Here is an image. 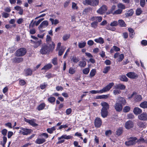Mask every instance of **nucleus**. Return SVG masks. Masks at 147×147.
I'll list each match as a JSON object with an SVG mask.
<instances>
[{"label":"nucleus","mask_w":147,"mask_h":147,"mask_svg":"<svg viewBox=\"0 0 147 147\" xmlns=\"http://www.w3.org/2000/svg\"><path fill=\"white\" fill-rule=\"evenodd\" d=\"M114 84L113 83H111L100 90H92L90 91V92L92 94H102L109 91L113 86Z\"/></svg>","instance_id":"1"},{"label":"nucleus","mask_w":147,"mask_h":147,"mask_svg":"<svg viewBox=\"0 0 147 147\" xmlns=\"http://www.w3.org/2000/svg\"><path fill=\"white\" fill-rule=\"evenodd\" d=\"M138 141L137 138L135 137H131L129 138L128 141L125 142V144L127 146L133 145Z\"/></svg>","instance_id":"2"},{"label":"nucleus","mask_w":147,"mask_h":147,"mask_svg":"<svg viewBox=\"0 0 147 147\" xmlns=\"http://www.w3.org/2000/svg\"><path fill=\"white\" fill-rule=\"evenodd\" d=\"M49 47L45 44L43 45L40 51V52L42 54H46L49 51Z\"/></svg>","instance_id":"3"},{"label":"nucleus","mask_w":147,"mask_h":147,"mask_svg":"<svg viewBox=\"0 0 147 147\" xmlns=\"http://www.w3.org/2000/svg\"><path fill=\"white\" fill-rule=\"evenodd\" d=\"M132 97H134V100L136 102H140L142 99L141 96L137 94L136 93H133L129 97V98H131Z\"/></svg>","instance_id":"4"},{"label":"nucleus","mask_w":147,"mask_h":147,"mask_svg":"<svg viewBox=\"0 0 147 147\" xmlns=\"http://www.w3.org/2000/svg\"><path fill=\"white\" fill-rule=\"evenodd\" d=\"M26 50L24 48H21L17 50L15 55L17 57H21L24 55L26 53Z\"/></svg>","instance_id":"5"},{"label":"nucleus","mask_w":147,"mask_h":147,"mask_svg":"<svg viewBox=\"0 0 147 147\" xmlns=\"http://www.w3.org/2000/svg\"><path fill=\"white\" fill-rule=\"evenodd\" d=\"M48 25V22L47 21L45 20L42 22L38 27L40 33L44 32V30L42 29L46 27Z\"/></svg>","instance_id":"6"},{"label":"nucleus","mask_w":147,"mask_h":147,"mask_svg":"<svg viewBox=\"0 0 147 147\" xmlns=\"http://www.w3.org/2000/svg\"><path fill=\"white\" fill-rule=\"evenodd\" d=\"M85 2L88 5L94 6L98 5L99 1V0H85Z\"/></svg>","instance_id":"7"},{"label":"nucleus","mask_w":147,"mask_h":147,"mask_svg":"<svg viewBox=\"0 0 147 147\" xmlns=\"http://www.w3.org/2000/svg\"><path fill=\"white\" fill-rule=\"evenodd\" d=\"M24 120L25 122L28 123L30 125L36 127L38 125L36 123V119H29L24 118Z\"/></svg>","instance_id":"8"},{"label":"nucleus","mask_w":147,"mask_h":147,"mask_svg":"<svg viewBox=\"0 0 147 147\" xmlns=\"http://www.w3.org/2000/svg\"><path fill=\"white\" fill-rule=\"evenodd\" d=\"M31 132V129L23 127H21L19 133L23 135H27Z\"/></svg>","instance_id":"9"},{"label":"nucleus","mask_w":147,"mask_h":147,"mask_svg":"<svg viewBox=\"0 0 147 147\" xmlns=\"http://www.w3.org/2000/svg\"><path fill=\"white\" fill-rule=\"evenodd\" d=\"M107 9V7L105 5H103L101 6L97 11V13L102 14L105 13Z\"/></svg>","instance_id":"10"},{"label":"nucleus","mask_w":147,"mask_h":147,"mask_svg":"<svg viewBox=\"0 0 147 147\" xmlns=\"http://www.w3.org/2000/svg\"><path fill=\"white\" fill-rule=\"evenodd\" d=\"M114 58L115 59L118 58L117 60L120 62L121 61L124 59V55L123 54H120L119 53L117 52L114 54Z\"/></svg>","instance_id":"11"},{"label":"nucleus","mask_w":147,"mask_h":147,"mask_svg":"<svg viewBox=\"0 0 147 147\" xmlns=\"http://www.w3.org/2000/svg\"><path fill=\"white\" fill-rule=\"evenodd\" d=\"M127 76L131 79H134L138 77V75L134 72H129L126 74Z\"/></svg>","instance_id":"12"},{"label":"nucleus","mask_w":147,"mask_h":147,"mask_svg":"<svg viewBox=\"0 0 147 147\" xmlns=\"http://www.w3.org/2000/svg\"><path fill=\"white\" fill-rule=\"evenodd\" d=\"M138 118L141 120L146 121L147 120V113L146 112L143 113L138 115Z\"/></svg>","instance_id":"13"},{"label":"nucleus","mask_w":147,"mask_h":147,"mask_svg":"<svg viewBox=\"0 0 147 147\" xmlns=\"http://www.w3.org/2000/svg\"><path fill=\"white\" fill-rule=\"evenodd\" d=\"M102 123L101 119L99 118H96L95 120L94 125L95 126L97 127H100Z\"/></svg>","instance_id":"14"},{"label":"nucleus","mask_w":147,"mask_h":147,"mask_svg":"<svg viewBox=\"0 0 147 147\" xmlns=\"http://www.w3.org/2000/svg\"><path fill=\"white\" fill-rule=\"evenodd\" d=\"M114 107L116 110L117 111H120L122 109V105L118 102H116L114 105Z\"/></svg>","instance_id":"15"},{"label":"nucleus","mask_w":147,"mask_h":147,"mask_svg":"<svg viewBox=\"0 0 147 147\" xmlns=\"http://www.w3.org/2000/svg\"><path fill=\"white\" fill-rule=\"evenodd\" d=\"M134 123L133 122L130 121H128L125 123V128L127 129H130L133 127Z\"/></svg>","instance_id":"16"},{"label":"nucleus","mask_w":147,"mask_h":147,"mask_svg":"<svg viewBox=\"0 0 147 147\" xmlns=\"http://www.w3.org/2000/svg\"><path fill=\"white\" fill-rule=\"evenodd\" d=\"M13 63H19L23 61V59L22 57H15L12 60Z\"/></svg>","instance_id":"17"},{"label":"nucleus","mask_w":147,"mask_h":147,"mask_svg":"<svg viewBox=\"0 0 147 147\" xmlns=\"http://www.w3.org/2000/svg\"><path fill=\"white\" fill-rule=\"evenodd\" d=\"M32 43L34 44L33 47L35 48H36L39 46L41 43V40H38L35 41H34L31 40Z\"/></svg>","instance_id":"18"},{"label":"nucleus","mask_w":147,"mask_h":147,"mask_svg":"<svg viewBox=\"0 0 147 147\" xmlns=\"http://www.w3.org/2000/svg\"><path fill=\"white\" fill-rule=\"evenodd\" d=\"M142 111V110L138 107H135L133 111V113L136 115H138L141 114Z\"/></svg>","instance_id":"19"},{"label":"nucleus","mask_w":147,"mask_h":147,"mask_svg":"<svg viewBox=\"0 0 147 147\" xmlns=\"http://www.w3.org/2000/svg\"><path fill=\"white\" fill-rule=\"evenodd\" d=\"M101 105L102 107V109L108 110L109 108V105L106 102H102L101 103Z\"/></svg>","instance_id":"20"},{"label":"nucleus","mask_w":147,"mask_h":147,"mask_svg":"<svg viewBox=\"0 0 147 147\" xmlns=\"http://www.w3.org/2000/svg\"><path fill=\"white\" fill-rule=\"evenodd\" d=\"M114 88L115 89H119L120 90H124L125 88V86L121 84H116L114 86Z\"/></svg>","instance_id":"21"},{"label":"nucleus","mask_w":147,"mask_h":147,"mask_svg":"<svg viewBox=\"0 0 147 147\" xmlns=\"http://www.w3.org/2000/svg\"><path fill=\"white\" fill-rule=\"evenodd\" d=\"M46 141L45 138H38L35 141V143L38 144H41Z\"/></svg>","instance_id":"22"},{"label":"nucleus","mask_w":147,"mask_h":147,"mask_svg":"<svg viewBox=\"0 0 147 147\" xmlns=\"http://www.w3.org/2000/svg\"><path fill=\"white\" fill-rule=\"evenodd\" d=\"M117 102H118L121 105H124L126 103V101L125 99L122 97H119L117 99Z\"/></svg>","instance_id":"23"},{"label":"nucleus","mask_w":147,"mask_h":147,"mask_svg":"<svg viewBox=\"0 0 147 147\" xmlns=\"http://www.w3.org/2000/svg\"><path fill=\"white\" fill-rule=\"evenodd\" d=\"M46 41L47 43H48L50 42L51 43L52 45L51 46V47L54 48L55 47V44L53 42H52L51 41V38L50 36L47 35V38H46Z\"/></svg>","instance_id":"24"},{"label":"nucleus","mask_w":147,"mask_h":147,"mask_svg":"<svg viewBox=\"0 0 147 147\" xmlns=\"http://www.w3.org/2000/svg\"><path fill=\"white\" fill-rule=\"evenodd\" d=\"M108 112L107 110L101 109V114L103 118H105L108 115Z\"/></svg>","instance_id":"25"},{"label":"nucleus","mask_w":147,"mask_h":147,"mask_svg":"<svg viewBox=\"0 0 147 147\" xmlns=\"http://www.w3.org/2000/svg\"><path fill=\"white\" fill-rule=\"evenodd\" d=\"M94 41L96 42L101 44H103L104 42L103 38L101 37L95 39Z\"/></svg>","instance_id":"26"},{"label":"nucleus","mask_w":147,"mask_h":147,"mask_svg":"<svg viewBox=\"0 0 147 147\" xmlns=\"http://www.w3.org/2000/svg\"><path fill=\"white\" fill-rule=\"evenodd\" d=\"M102 20V17L101 16L93 17L91 18L90 19L92 21L95 20L96 21H97L98 22H101Z\"/></svg>","instance_id":"27"},{"label":"nucleus","mask_w":147,"mask_h":147,"mask_svg":"<svg viewBox=\"0 0 147 147\" xmlns=\"http://www.w3.org/2000/svg\"><path fill=\"white\" fill-rule=\"evenodd\" d=\"M118 24L122 27H125L126 26V24L125 22L122 20H119L118 22Z\"/></svg>","instance_id":"28"},{"label":"nucleus","mask_w":147,"mask_h":147,"mask_svg":"<svg viewBox=\"0 0 147 147\" xmlns=\"http://www.w3.org/2000/svg\"><path fill=\"white\" fill-rule=\"evenodd\" d=\"M66 49V47L64 46L61 47V48L57 50H59L58 55L59 56L61 55Z\"/></svg>","instance_id":"29"},{"label":"nucleus","mask_w":147,"mask_h":147,"mask_svg":"<svg viewBox=\"0 0 147 147\" xmlns=\"http://www.w3.org/2000/svg\"><path fill=\"white\" fill-rule=\"evenodd\" d=\"M52 66V65L51 63H48L47 65H45L44 67L42 68V70H47L50 69L51 68Z\"/></svg>","instance_id":"30"},{"label":"nucleus","mask_w":147,"mask_h":147,"mask_svg":"<svg viewBox=\"0 0 147 147\" xmlns=\"http://www.w3.org/2000/svg\"><path fill=\"white\" fill-rule=\"evenodd\" d=\"M140 106L143 109L147 108V101H144L142 102L140 104Z\"/></svg>","instance_id":"31"},{"label":"nucleus","mask_w":147,"mask_h":147,"mask_svg":"<svg viewBox=\"0 0 147 147\" xmlns=\"http://www.w3.org/2000/svg\"><path fill=\"white\" fill-rule=\"evenodd\" d=\"M86 65V62L84 61H80L78 64V66L81 67H85Z\"/></svg>","instance_id":"32"},{"label":"nucleus","mask_w":147,"mask_h":147,"mask_svg":"<svg viewBox=\"0 0 147 147\" xmlns=\"http://www.w3.org/2000/svg\"><path fill=\"white\" fill-rule=\"evenodd\" d=\"M109 96V95L108 94L99 95L96 97V98L97 99H106L108 98Z\"/></svg>","instance_id":"33"},{"label":"nucleus","mask_w":147,"mask_h":147,"mask_svg":"<svg viewBox=\"0 0 147 147\" xmlns=\"http://www.w3.org/2000/svg\"><path fill=\"white\" fill-rule=\"evenodd\" d=\"M128 30L130 32V37L131 38H133V36L134 35L135 33L134 30L131 28H129Z\"/></svg>","instance_id":"34"},{"label":"nucleus","mask_w":147,"mask_h":147,"mask_svg":"<svg viewBox=\"0 0 147 147\" xmlns=\"http://www.w3.org/2000/svg\"><path fill=\"white\" fill-rule=\"evenodd\" d=\"M72 138V137L71 136H67L66 134H64L62 135L61 137H60V138H59V139L64 138V139L68 140L71 138Z\"/></svg>","instance_id":"35"},{"label":"nucleus","mask_w":147,"mask_h":147,"mask_svg":"<svg viewBox=\"0 0 147 147\" xmlns=\"http://www.w3.org/2000/svg\"><path fill=\"white\" fill-rule=\"evenodd\" d=\"M123 132V129L122 127H119L118 128L116 131V134L119 136L122 134Z\"/></svg>","instance_id":"36"},{"label":"nucleus","mask_w":147,"mask_h":147,"mask_svg":"<svg viewBox=\"0 0 147 147\" xmlns=\"http://www.w3.org/2000/svg\"><path fill=\"white\" fill-rule=\"evenodd\" d=\"M49 20L51 22L52 25H56L58 24L59 22V20L57 19H55L54 20L53 18H50L49 19Z\"/></svg>","instance_id":"37"},{"label":"nucleus","mask_w":147,"mask_h":147,"mask_svg":"<svg viewBox=\"0 0 147 147\" xmlns=\"http://www.w3.org/2000/svg\"><path fill=\"white\" fill-rule=\"evenodd\" d=\"M78 47L80 48H84L86 45V43L85 42H79L78 43Z\"/></svg>","instance_id":"38"},{"label":"nucleus","mask_w":147,"mask_h":147,"mask_svg":"<svg viewBox=\"0 0 147 147\" xmlns=\"http://www.w3.org/2000/svg\"><path fill=\"white\" fill-rule=\"evenodd\" d=\"M71 59L72 61L75 63H77L79 61V58L75 56H72L71 57Z\"/></svg>","instance_id":"39"},{"label":"nucleus","mask_w":147,"mask_h":147,"mask_svg":"<svg viewBox=\"0 0 147 147\" xmlns=\"http://www.w3.org/2000/svg\"><path fill=\"white\" fill-rule=\"evenodd\" d=\"M116 7V6H115V5H113L111 7V9H110L109 12H107V14L112 13L113 14V13H114V11Z\"/></svg>","instance_id":"40"},{"label":"nucleus","mask_w":147,"mask_h":147,"mask_svg":"<svg viewBox=\"0 0 147 147\" xmlns=\"http://www.w3.org/2000/svg\"><path fill=\"white\" fill-rule=\"evenodd\" d=\"M138 125L140 128H145L146 127V124L143 122L140 121L138 123Z\"/></svg>","instance_id":"41"},{"label":"nucleus","mask_w":147,"mask_h":147,"mask_svg":"<svg viewBox=\"0 0 147 147\" xmlns=\"http://www.w3.org/2000/svg\"><path fill=\"white\" fill-rule=\"evenodd\" d=\"M45 105L44 103H42L40 104L37 107V109L40 111L43 109L45 107Z\"/></svg>","instance_id":"42"},{"label":"nucleus","mask_w":147,"mask_h":147,"mask_svg":"<svg viewBox=\"0 0 147 147\" xmlns=\"http://www.w3.org/2000/svg\"><path fill=\"white\" fill-rule=\"evenodd\" d=\"M134 13V12L133 10L131 9L128 10L127 12L125 13V15L127 16H130L133 14Z\"/></svg>","instance_id":"43"},{"label":"nucleus","mask_w":147,"mask_h":147,"mask_svg":"<svg viewBox=\"0 0 147 147\" xmlns=\"http://www.w3.org/2000/svg\"><path fill=\"white\" fill-rule=\"evenodd\" d=\"M71 8L72 9L74 10H78V7L77 6V4L74 2H72V3Z\"/></svg>","instance_id":"44"},{"label":"nucleus","mask_w":147,"mask_h":147,"mask_svg":"<svg viewBox=\"0 0 147 147\" xmlns=\"http://www.w3.org/2000/svg\"><path fill=\"white\" fill-rule=\"evenodd\" d=\"M98 23L97 22L94 21L91 24V26L94 29L96 28L98 26Z\"/></svg>","instance_id":"45"},{"label":"nucleus","mask_w":147,"mask_h":147,"mask_svg":"<svg viewBox=\"0 0 147 147\" xmlns=\"http://www.w3.org/2000/svg\"><path fill=\"white\" fill-rule=\"evenodd\" d=\"M25 72L26 76H28L32 74V71L30 69H28L25 70Z\"/></svg>","instance_id":"46"},{"label":"nucleus","mask_w":147,"mask_h":147,"mask_svg":"<svg viewBox=\"0 0 147 147\" xmlns=\"http://www.w3.org/2000/svg\"><path fill=\"white\" fill-rule=\"evenodd\" d=\"M96 72V70L94 69H93L91 70L90 74V76L91 78L95 76Z\"/></svg>","instance_id":"47"},{"label":"nucleus","mask_w":147,"mask_h":147,"mask_svg":"<svg viewBox=\"0 0 147 147\" xmlns=\"http://www.w3.org/2000/svg\"><path fill=\"white\" fill-rule=\"evenodd\" d=\"M120 80L123 81L127 82L128 79L125 75H122L120 77Z\"/></svg>","instance_id":"48"},{"label":"nucleus","mask_w":147,"mask_h":147,"mask_svg":"<svg viewBox=\"0 0 147 147\" xmlns=\"http://www.w3.org/2000/svg\"><path fill=\"white\" fill-rule=\"evenodd\" d=\"M90 69L89 68L87 67L83 69L82 70L83 73L87 75L88 74L90 71Z\"/></svg>","instance_id":"49"},{"label":"nucleus","mask_w":147,"mask_h":147,"mask_svg":"<svg viewBox=\"0 0 147 147\" xmlns=\"http://www.w3.org/2000/svg\"><path fill=\"white\" fill-rule=\"evenodd\" d=\"M76 72L75 69L74 68L71 67L69 68V73L71 74H74Z\"/></svg>","instance_id":"50"},{"label":"nucleus","mask_w":147,"mask_h":147,"mask_svg":"<svg viewBox=\"0 0 147 147\" xmlns=\"http://www.w3.org/2000/svg\"><path fill=\"white\" fill-rule=\"evenodd\" d=\"M118 25V22L116 21H114L111 23L110 24V26L111 27H115L117 26Z\"/></svg>","instance_id":"51"},{"label":"nucleus","mask_w":147,"mask_h":147,"mask_svg":"<svg viewBox=\"0 0 147 147\" xmlns=\"http://www.w3.org/2000/svg\"><path fill=\"white\" fill-rule=\"evenodd\" d=\"M55 129V127H53L51 128H48L47 129V131L48 133L50 134H52L53 133V131Z\"/></svg>","instance_id":"52"},{"label":"nucleus","mask_w":147,"mask_h":147,"mask_svg":"<svg viewBox=\"0 0 147 147\" xmlns=\"http://www.w3.org/2000/svg\"><path fill=\"white\" fill-rule=\"evenodd\" d=\"M122 11V9H118L114 11V13H113V15L120 14L121 13Z\"/></svg>","instance_id":"53"},{"label":"nucleus","mask_w":147,"mask_h":147,"mask_svg":"<svg viewBox=\"0 0 147 147\" xmlns=\"http://www.w3.org/2000/svg\"><path fill=\"white\" fill-rule=\"evenodd\" d=\"M110 66H106V67L103 70L102 72L103 73L105 74H106L107 73L109 70L110 69Z\"/></svg>","instance_id":"54"},{"label":"nucleus","mask_w":147,"mask_h":147,"mask_svg":"<svg viewBox=\"0 0 147 147\" xmlns=\"http://www.w3.org/2000/svg\"><path fill=\"white\" fill-rule=\"evenodd\" d=\"M118 7L120 9H125V6L122 3H119L117 5Z\"/></svg>","instance_id":"55"},{"label":"nucleus","mask_w":147,"mask_h":147,"mask_svg":"<svg viewBox=\"0 0 147 147\" xmlns=\"http://www.w3.org/2000/svg\"><path fill=\"white\" fill-rule=\"evenodd\" d=\"M48 101L50 103H53L55 101V98L53 97H50L48 98Z\"/></svg>","instance_id":"56"},{"label":"nucleus","mask_w":147,"mask_h":147,"mask_svg":"<svg viewBox=\"0 0 147 147\" xmlns=\"http://www.w3.org/2000/svg\"><path fill=\"white\" fill-rule=\"evenodd\" d=\"M70 37L69 34H66L64 35L63 37V40L65 41L67 40Z\"/></svg>","instance_id":"57"},{"label":"nucleus","mask_w":147,"mask_h":147,"mask_svg":"<svg viewBox=\"0 0 147 147\" xmlns=\"http://www.w3.org/2000/svg\"><path fill=\"white\" fill-rule=\"evenodd\" d=\"M106 29L108 30H111L112 31H115L116 30V28L115 27H112L109 25H107L106 28Z\"/></svg>","instance_id":"58"},{"label":"nucleus","mask_w":147,"mask_h":147,"mask_svg":"<svg viewBox=\"0 0 147 147\" xmlns=\"http://www.w3.org/2000/svg\"><path fill=\"white\" fill-rule=\"evenodd\" d=\"M52 63L54 65H56L57 64V58L56 57H54L52 60Z\"/></svg>","instance_id":"59"},{"label":"nucleus","mask_w":147,"mask_h":147,"mask_svg":"<svg viewBox=\"0 0 147 147\" xmlns=\"http://www.w3.org/2000/svg\"><path fill=\"white\" fill-rule=\"evenodd\" d=\"M130 109V107L128 106L125 107L123 109V111L124 112H129Z\"/></svg>","instance_id":"60"},{"label":"nucleus","mask_w":147,"mask_h":147,"mask_svg":"<svg viewBox=\"0 0 147 147\" xmlns=\"http://www.w3.org/2000/svg\"><path fill=\"white\" fill-rule=\"evenodd\" d=\"M3 142L2 143V145L3 147H4L5 144L7 141V138L5 136H4L3 137Z\"/></svg>","instance_id":"61"},{"label":"nucleus","mask_w":147,"mask_h":147,"mask_svg":"<svg viewBox=\"0 0 147 147\" xmlns=\"http://www.w3.org/2000/svg\"><path fill=\"white\" fill-rule=\"evenodd\" d=\"M121 92V91L118 89H116L114 90L113 93L115 95H117L120 94Z\"/></svg>","instance_id":"62"},{"label":"nucleus","mask_w":147,"mask_h":147,"mask_svg":"<svg viewBox=\"0 0 147 147\" xmlns=\"http://www.w3.org/2000/svg\"><path fill=\"white\" fill-rule=\"evenodd\" d=\"M142 12V11L141 8H138L136 10V13L137 15H139L141 14Z\"/></svg>","instance_id":"63"},{"label":"nucleus","mask_w":147,"mask_h":147,"mask_svg":"<svg viewBox=\"0 0 147 147\" xmlns=\"http://www.w3.org/2000/svg\"><path fill=\"white\" fill-rule=\"evenodd\" d=\"M19 84L22 86H24L26 84L25 81L24 80H19Z\"/></svg>","instance_id":"64"}]
</instances>
